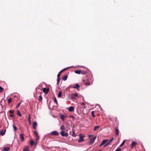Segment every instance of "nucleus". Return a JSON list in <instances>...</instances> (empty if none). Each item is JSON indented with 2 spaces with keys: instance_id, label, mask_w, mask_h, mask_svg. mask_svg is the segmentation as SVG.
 Masks as SVG:
<instances>
[{
  "instance_id": "24",
  "label": "nucleus",
  "mask_w": 151,
  "mask_h": 151,
  "mask_svg": "<svg viewBox=\"0 0 151 151\" xmlns=\"http://www.w3.org/2000/svg\"><path fill=\"white\" fill-rule=\"evenodd\" d=\"M67 75H65L63 77V80L65 81L67 79Z\"/></svg>"
},
{
  "instance_id": "51",
  "label": "nucleus",
  "mask_w": 151,
  "mask_h": 151,
  "mask_svg": "<svg viewBox=\"0 0 151 151\" xmlns=\"http://www.w3.org/2000/svg\"><path fill=\"white\" fill-rule=\"evenodd\" d=\"M97 151H102V150H98Z\"/></svg>"
},
{
  "instance_id": "30",
  "label": "nucleus",
  "mask_w": 151,
  "mask_h": 151,
  "mask_svg": "<svg viewBox=\"0 0 151 151\" xmlns=\"http://www.w3.org/2000/svg\"><path fill=\"white\" fill-rule=\"evenodd\" d=\"M54 103H56L57 104H58L57 101V100L56 99L55 97L54 98Z\"/></svg>"
},
{
  "instance_id": "6",
  "label": "nucleus",
  "mask_w": 151,
  "mask_h": 151,
  "mask_svg": "<svg viewBox=\"0 0 151 151\" xmlns=\"http://www.w3.org/2000/svg\"><path fill=\"white\" fill-rule=\"evenodd\" d=\"M14 112V111L13 110H11L9 111V113H10L9 116L11 117H13L14 116L13 114Z\"/></svg>"
},
{
  "instance_id": "9",
  "label": "nucleus",
  "mask_w": 151,
  "mask_h": 151,
  "mask_svg": "<svg viewBox=\"0 0 151 151\" xmlns=\"http://www.w3.org/2000/svg\"><path fill=\"white\" fill-rule=\"evenodd\" d=\"M37 125V124L36 122H35L33 123V129H36V127Z\"/></svg>"
},
{
  "instance_id": "33",
  "label": "nucleus",
  "mask_w": 151,
  "mask_h": 151,
  "mask_svg": "<svg viewBox=\"0 0 151 151\" xmlns=\"http://www.w3.org/2000/svg\"><path fill=\"white\" fill-rule=\"evenodd\" d=\"M72 135L74 137H75L76 135V134L75 131H73V134Z\"/></svg>"
},
{
  "instance_id": "12",
  "label": "nucleus",
  "mask_w": 151,
  "mask_h": 151,
  "mask_svg": "<svg viewBox=\"0 0 151 151\" xmlns=\"http://www.w3.org/2000/svg\"><path fill=\"white\" fill-rule=\"evenodd\" d=\"M80 85L78 83L76 84V85L75 86L73 87V88L77 89V90L79 89V88L80 87Z\"/></svg>"
},
{
  "instance_id": "21",
  "label": "nucleus",
  "mask_w": 151,
  "mask_h": 151,
  "mask_svg": "<svg viewBox=\"0 0 151 151\" xmlns=\"http://www.w3.org/2000/svg\"><path fill=\"white\" fill-rule=\"evenodd\" d=\"M34 134L35 135L36 137H39L37 132L36 131H34Z\"/></svg>"
},
{
  "instance_id": "10",
  "label": "nucleus",
  "mask_w": 151,
  "mask_h": 151,
  "mask_svg": "<svg viewBox=\"0 0 151 151\" xmlns=\"http://www.w3.org/2000/svg\"><path fill=\"white\" fill-rule=\"evenodd\" d=\"M19 138L20 139L21 141H22L24 140V135L22 134H21L19 136Z\"/></svg>"
},
{
  "instance_id": "16",
  "label": "nucleus",
  "mask_w": 151,
  "mask_h": 151,
  "mask_svg": "<svg viewBox=\"0 0 151 151\" xmlns=\"http://www.w3.org/2000/svg\"><path fill=\"white\" fill-rule=\"evenodd\" d=\"M10 148L9 147H6L4 148L3 150L4 151H8L10 150Z\"/></svg>"
},
{
  "instance_id": "42",
  "label": "nucleus",
  "mask_w": 151,
  "mask_h": 151,
  "mask_svg": "<svg viewBox=\"0 0 151 151\" xmlns=\"http://www.w3.org/2000/svg\"><path fill=\"white\" fill-rule=\"evenodd\" d=\"M121 148H118L115 150V151H121Z\"/></svg>"
},
{
  "instance_id": "13",
  "label": "nucleus",
  "mask_w": 151,
  "mask_h": 151,
  "mask_svg": "<svg viewBox=\"0 0 151 151\" xmlns=\"http://www.w3.org/2000/svg\"><path fill=\"white\" fill-rule=\"evenodd\" d=\"M116 130V135L118 136L119 135V129L117 127H116L115 128Z\"/></svg>"
},
{
  "instance_id": "7",
  "label": "nucleus",
  "mask_w": 151,
  "mask_h": 151,
  "mask_svg": "<svg viewBox=\"0 0 151 151\" xmlns=\"http://www.w3.org/2000/svg\"><path fill=\"white\" fill-rule=\"evenodd\" d=\"M108 141V139H104V140L102 142L101 144H100V146L101 147L103 145L105 144V143H106Z\"/></svg>"
},
{
  "instance_id": "35",
  "label": "nucleus",
  "mask_w": 151,
  "mask_h": 151,
  "mask_svg": "<svg viewBox=\"0 0 151 151\" xmlns=\"http://www.w3.org/2000/svg\"><path fill=\"white\" fill-rule=\"evenodd\" d=\"M114 138H112V139H110V140H109V142H108V143H107V144H108V145L111 142V141L113 140L114 139Z\"/></svg>"
},
{
  "instance_id": "27",
  "label": "nucleus",
  "mask_w": 151,
  "mask_h": 151,
  "mask_svg": "<svg viewBox=\"0 0 151 151\" xmlns=\"http://www.w3.org/2000/svg\"><path fill=\"white\" fill-rule=\"evenodd\" d=\"M12 99L11 98H9L8 99V103L9 104L12 101Z\"/></svg>"
},
{
  "instance_id": "29",
  "label": "nucleus",
  "mask_w": 151,
  "mask_h": 151,
  "mask_svg": "<svg viewBox=\"0 0 151 151\" xmlns=\"http://www.w3.org/2000/svg\"><path fill=\"white\" fill-rule=\"evenodd\" d=\"M30 144L31 145H33L34 144V142L32 140H31L30 142Z\"/></svg>"
},
{
  "instance_id": "8",
  "label": "nucleus",
  "mask_w": 151,
  "mask_h": 151,
  "mask_svg": "<svg viewBox=\"0 0 151 151\" xmlns=\"http://www.w3.org/2000/svg\"><path fill=\"white\" fill-rule=\"evenodd\" d=\"M49 89H47L46 88H43L42 89V91L44 93H45V94L47 93Z\"/></svg>"
},
{
  "instance_id": "47",
  "label": "nucleus",
  "mask_w": 151,
  "mask_h": 151,
  "mask_svg": "<svg viewBox=\"0 0 151 151\" xmlns=\"http://www.w3.org/2000/svg\"><path fill=\"white\" fill-rule=\"evenodd\" d=\"M67 68H64V69H63L62 70L63 71H65V70H67Z\"/></svg>"
},
{
  "instance_id": "52",
  "label": "nucleus",
  "mask_w": 151,
  "mask_h": 151,
  "mask_svg": "<svg viewBox=\"0 0 151 151\" xmlns=\"http://www.w3.org/2000/svg\"><path fill=\"white\" fill-rule=\"evenodd\" d=\"M83 82H85V80H83Z\"/></svg>"
},
{
  "instance_id": "48",
  "label": "nucleus",
  "mask_w": 151,
  "mask_h": 151,
  "mask_svg": "<svg viewBox=\"0 0 151 151\" xmlns=\"http://www.w3.org/2000/svg\"><path fill=\"white\" fill-rule=\"evenodd\" d=\"M108 145V144H106V145H104V147H105L106 146Z\"/></svg>"
},
{
  "instance_id": "41",
  "label": "nucleus",
  "mask_w": 151,
  "mask_h": 151,
  "mask_svg": "<svg viewBox=\"0 0 151 151\" xmlns=\"http://www.w3.org/2000/svg\"><path fill=\"white\" fill-rule=\"evenodd\" d=\"M85 84L86 85H90V82H86L85 83Z\"/></svg>"
},
{
  "instance_id": "22",
  "label": "nucleus",
  "mask_w": 151,
  "mask_h": 151,
  "mask_svg": "<svg viewBox=\"0 0 151 151\" xmlns=\"http://www.w3.org/2000/svg\"><path fill=\"white\" fill-rule=\"evenodd\" d=\"M1 105V106H0V113H1L3 111V109L2 107V105Z\"/></svg>"
},
{
  "instance_id": "1",
  "label": "nucleus",
  "mask_w": 151,
  "mask_h": 151,
  "mask_svg": "<svg viewBox=\"0 0 151 151\" xmlns=\"http://www.w3.org/2000/svg\"><path fill=\"white\" fill-rule=\"evenodd\" d=\"M79 138L78 140V142H82L84 141L83 138L85 137V136L83 135L82 134H79Z\"/></svg>"
},
{
  "instance_id": "43",
  "label": "nucleus",
  "mask_w": 151,
  "mask_h": 151,
  "mask_svg": "<svg viewBox=\"0 0 151 151\" xmlns=\"http://www.w3.org/2000/svg\"><path fill=\"white\" fill-rule=\"evenodd\" d=\"M60 74H59L58 73V76H57L58 78H59V77H60Z\"/></svg>"
},
{
  "instance_id": "3",
  "label": "nucleus",
  "mask_w": 151,
  "mask_h": 151,
  "mask_svg": "<svg viewBox=\"0 0 151 151\" xmlns=\"http://www.w3.org/2000/svg\"><path fill=\"white\" fill-rule=\"evenodd\" d=\"M65 131H62L60 132V134L62 137H67L68 135V133H65Z\"/></svg>"
},
{
  "instance_id": "18",
  "label": "nucleus",
  "mask_w": 151,
  "mask_h": 151,
  "mask_svg": "<svg viewBox=\"0 0 151 151\" xmlns=\"http://www.w3.org/2000/svg\"><path fill=\"white\" fill-rule=\"evenodd\" d=\"M60 129H61L62 130H63L62 131H65V129H66L65 127L63 125H62L61 126V127H60Z\"/></svg>"
},
{
  "instance_id": "49",
  "label": "nucleus",
  "mask_w": 151,
  "mask_h": 151,
  "mask_svg": "<svg viewBox=\"0 0 151 151\" xmlns=\"http://www.w3.org/2000/svg\"><path fill=\"white\" fill-rule=\"evenodd\" d=\"M87 107V106H84V108L85 109H86V107Z\"/></svg>"
},
{
  "instance_id": "50",
  "label": "nucleus",
  "mask_w": 151,
  "mask_h": 151,
  "mask_svg": "<svg viewBox=\"0 0 151 151\" xmlns=\"http://www.w3.org/2000/svg\"><path fill=\"white\" fill-rule=\"evenodd\" d=\"M92 135H90L89 136V138H90L91 137Z\"/></svg>"
},
{
  "instance_id": "45",
  "label": "nucleus",
  "mask_w": 151,
  "mask_h": 151,
  "mask_svg": "<svg viewBox=\"0 0 151 151\" xmlns=\"http://www.w3.org/2000/svg\"><path fill=\"white\" fill-rule=\"evenodd\" d=\"M81 105H82V106H85V104L84 103H83V102H82L81 103Z\"/></svg>"
},
{
  "instance_id": "28",
  "label": "nucleus",
  "mask_w": 151,
  "mask_h": 151,
  "mask_svg": "<svg viewBox=\"0 0 151 151\" xmlns=\"http://www.w3.org/2000/svg\"><path fill=\"white\" fill-rule=\"evenodd\" d=\"M100 128V126H97L96 127H95L94 128V130L96 131V130L98 129L99 128Z\"/></svg>"
},
{
  "instance_id": "15",
  "label": "nucleus",
  "mask_w": 151,
  "mask_h": 151,
  "mask_svg": "<svg viewBox=\"0 0 151 151\" xmlns=\"http://www.w3.org/2000/svg\"><path fill=\"white\" fill-rule=\"evenodd\" d=\"M74 109V107L73 106H70V107L68 111L70 112H71L73 111Z\"/></svg>"
},
{
  "instance_id": "4",
  "label": "nucleus",
  "mask_w": 151,
  "mask_h": 151,
  "mask_svg": "<svg viewBox=\"0 0 151 151\" xmlns=\"http://www.w3.org/2000/svg\"><path fill=\"white\" fill-rule=\"evenodd\" d=\"M6 129H3L0 131V134L1 136H4L5 135L6 132Z\"/></svg>"
},
{
  "instance_id": "19",
  "label": "nucleus",
  "mask_w": 151,
  "mask_h": 151,
  "mask_svg": "<svg viewBox=\"0 0 151 151\" xmlns=\"http://www.w3.org/2000/svg\"><path fill=\"white\" fill-rule=\"evenodd\" d=\"M23 151H29V148L27 146H25L24 149Z\"/></svg>"
},
{
  "instance_id": "46",
  "label": "nucleus",
  "mask_w": 151,
  "mask_h": 151,
  "mask_svg": "<svg viewBox=\"0 0 151 151\" xmlns=\"http://www.w3.org/2000/svg\"><path fill=\"white\" fill-rule=\"evenodd\" d=\"M63 71L62 70H61L59 73L60 74Z\"/></svg>"
},
{
  "instance_id": "23",
  "label": "nucleus",
  "mask_w": 151,
  "mask_h": 151,
  "mask_svg": "<svg viewBox=\"0 0 151 151\" xmlns=\"http://www.w3.org/2000/svg\"><path fill=\"white\" fill-rule=\"evenodd\" d=\"M17 114L20 117H21L22 116L21 114L20 113V111L18 110L17 111Z\"/></svg>"
},
{
  "instance_id": "40",
  "label": "nucleus",
  "mask_w": 151,
  "mask_h": 151,
  "mask_svg": "<svg viewBox=\"0 0 151 151\" xmlns=\"http://www.w3.org/2000/svg\"><path fill=\"white\" fill-rule=\"evenodd\" d=\"M21 104V103H19L17 106L16 107V108H17L19 106H20V104Z\"/></svg>"
},
{
  "instance_id": "25",
  "label": "nucleus",
  "mask_w": 151,
  "mask_h": 151,
  "mask_svg": "<svg viewBox=\"0 0 151 151\" xmlns=\"http://www.w3.org/2000/svg\"><path fill=\"white\" fill-rule=\"evenodd\" d=\"M39 101H41L42 100V97L41 95H40L39 96Z\"/></svg>"
},
{
  "instance_id": "38",
  "label": "nucleus",
  "mask_w": 151,
  "mask_h": 151,
  "mask_svg": "<svg viewBox=\"0 0 151 151\" xmlns=\"http://www.w3.org/2000/svg\"><path fill=\"white\" fill-rule=\"evenodd\" d=\"M60 79L59 78H57V84L58 85L59 83Z\"/></svg>"
},
{
  "instance_id": "44",
  "label": "nucleus",
  "mask_w": 151,
  "mask_h": 151,
  "mask_svg": "<svg viewBox=\"0 0 151 151\" xmlns=\"http://www.w3.org/2000/svg\"><path fill=\"white\" fill-rule=\"evenodd\" d=\"M39 137H36V141H37L39 139Z\"/></svg>"
},
{
  "instance_id": "11",
  "label": "nucleus",
  "mask_w": 151,
  "mask_h": 151,
  "mask_svg": "<svg viewBox=\"0 0 151 151\" xmlns=\"http://www.w3.org/2000/svg\"><path fill=\"white\" fill-rule=\"evenodd\" d=\"M137 144V143L135 142H132V145H131V148H133Z\"/></svg>"
},
{
  "instance_id": "32",
  "label": "nucleus",
  "mask_w": 151,
  "mask_h": 151,
  "mask_svg": "<svg viewBox=\"0 0 151 151\" xmlns=\"http://www.w3.org/2000/svg\"><path fill=\"white\" fill-rule=\"evenodd\" d=\"M4 90V88L1 86H0V93L3 91Z\"/></svg>"
},
{
  "instance_id": "20",
  "label": "nucleus",
  "mask_w": 151,
  "mask_h": 151,
  "mask_svg": "<svg viewBox=\"0 0 151 151\" xmlns=\"http://www.w3.org/2000/svg\"><path fill=\"white\" fill-rule=\"evenodd\" d=\"M60 118L63 121L64 120V116L62 114L60 115Z\"/></svg>"
},
{
  "instance_id": "5",
  "label": "nucleus",
  "mask_w": 151,
  "mask_h": 151,
  "mask_svg": "<svg viewBox=\"0 0 151 151\" xmlns=\"http://www.w3.org/2000/svg\"><path fill=\"white\" fill-rule=\"evenodd\" d=\"M51 134V135H55V136H58L59 133L57 131H53L50 133Z\"/></svg>"
},
{
  "instance_id": "39",
  "label": "nucleus",
  "mask_w": 151,
  "mask_h": 151,
  "mask_svg": "<svg viewBox=\"0 0 151 151\" xmlns=\"http://www.w3.org/2000/svg\"><path fill=\"white\" fill-rule=\"evenodd\" d=\"M124 143H125V141L124 140L123 142L121 144V145H120V147H122V146H123L124 145Z\"/></svg>"
},
{
  "instance_id": "31",
  "label": "nucleus",
  "mask_w": 151,
  "mask_h": 151,
  "mask_svg": "<svg viewBox=\"0 0 151 151\" xmlns=\"http://www.w3.org/2000/svg\"><path fill=\"white\" fill-rule=\"evenodd\" d=\"M91 114L93 117H95V115L94 114V111H92L91 112Z\"/></svg>"
},
{
  "instance_id": "26",
  "label": "nucleus",
  "mask_w": 151,
  "mask_h": 151,
  "mask_svg": "<svg viewBox=\"0 0 151 151\" xmlns=\"http://www.w3.org/2000/svg\"><path fill=\"white\" fill-rule=\"evenodd\" d=\"M62 92L61 91H60L58 95V97H60L61 96Z\"/></svg>"
},
{
  "instance_id": "2",
  "label": "nucleus",
  "mask_w": 151,
  "mask_h": 151,
  "mask_svg": "<svg viewBox=\"0 0 151 151\" xmlns=\"http://www.w3.org/2000/svg\"><path fill=\"white\" fill-rule=\"evenodd\" d=\"M78 96L77 93H72L70 97L72 99H76V97Z\"/></svg>"
},
{
  "instance_id": "34",
  "label": "nucleus",
  "mask_w": 151,
  "mask_h": 151,
  "mask_svg": "<svg viewBox=\"0 0 151 151\" xmlns=\"http://www.w3.org/2000/svg\"><path fill=\"white\" fill-rule=\"evenodd\" d=\"M13 126L14 131H15L17 130V127L14 125H13Z\"/></svg>"
},
{
  "instance_id": "37",
  "label": "nucleus",
  "mask_w": 151,
  "mask_h": 151,
  "mask_svg": "<svg viewBox=\"0 0 151 151\" xmlns=\"http://www.w3.org/2000/svg\"><path fill=\"white\" fill-rule=\"evenodd\" d=\"M86 73V71H81V74L83 75H84V74H85Z\"/></svg>"
},
{
  "instance_id": "36",
  "label": "nucleus",
  "mask_w": 151,
  "mask_h": 151,
  "mask_svg": "<svg viewBox=\"0 0 151 151\" xmlns=\"http://www.w3.org/2000/svg\"><path fill=\"white\" fill-rule=\"evenodd\" d=\"M28 121L29 123H30L31 120H30V115L29 114L28 116Z\"/></svg>"
},
{
  "instance_id": "17",
  "label": "nucleus",
  "mask_w": 151,
  "mask_h": 151,
  "mask_svg": "<svg viewBox=\"0 0 151 151\" xmlns=\"http://www.w3.org/2000/svg\"><path fill=\"white\" fill-rule=\"evenodd\" d=\"M75 72L78 74H81V71L80 70H77L75 71Z\"/></svg>"
},
{
  "instance_id": "14",
  "label": "nucleus",
  "mask_w": 151,
  "mask_h": 151,
  "mask_svg": "<svg viewBox=\"0 0 151 151\" xmlns=\"http://www.w3.org/2000/svg\"><path fill=\"white\" fill-rule=\"evenodd\" d=\"M96 137H94L93 138L90 139L91 142V143H93L94 142V140H95L96 139Z\"/></svg>"
}]
</instances>
